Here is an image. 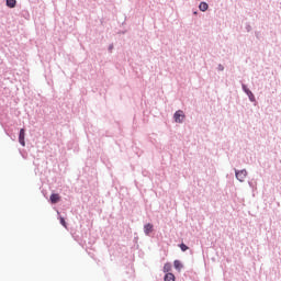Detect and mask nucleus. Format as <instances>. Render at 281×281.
Masks as SVG:
<instances>
[{"instance_id": "1", "label": "nucleus", "mask_w": 281, "mask_h": 281, "mask_svg": "<svg viewBox=\"0 0 281 281\" xmlns=\"http://www.w3.org/2000/svg\"><path fill=\"white\" fill-rule=\"evenodd\" d=\"M235 177H236L237 181H239L240 183H244L245 179H247V170L246 169H241V170L235 169Z\"/></svg>"}, {"instance_id": "2", "label": "nucleus", "mask_w": 281, "mask_h": 281, "mask_svg": "<svg viewBox=\"0 0 281 281\" xmlns=\"http://www.w3.org/2000/svg\"><path fill=\"white\" fill-rule=\"evenodd\" d=\"M173 120L177 124H183V120H186V114H183L182 110H178L173 114Z\"/></svg>"}, {"instance_id": "3", "label": "nucleus", "mask_w": 281, "mask_h": 281, "mask_svg": "<svg viewBox=\"0 0 281 281\" xmlns=\"http://www.w3.org/2000/svg\"><path fill=\"white\" fill-rule=\"evenodd\" d=\"M241 89H243L244 93H246V95L248 97L250 102H256V95H254V92H251V90H249V88H247V85L243 83Z\"/></svg>"}, {"instance_id": "4", "label": "nucleus", "mask_w": 281, "mask_h": 281, "mask_svg": "<svg viewBox=\"0 0 281 281\" xmlns=\"http://www.w3.org/2000/svg\"><path fill=\"white\" fill-rule=\"evenodd\" d=\"M19 143L21 144V146H25V128L20 130Z\"/></svg>"}, {"instance_id": "5", "label": "nucleus", "mask_w": 281, "mask_h": 281, "mask_svg": "<svg viewBox=\"0 0 281 281\" xmlns=\"http://www.w3.org/2000/svg\"><path fill=\"white\" fill-rule=\"evenodd\" d=\"M153 232V224L148 223L144 225V234L146 236H150V233Z\"/></svg>"}, {"instance_id": "6", "label": "nucleus", "mask_w": 281, "mask_h": 281, "mask_svg": "<svg viewBox=\"0 0 281 281\" xmlns=\"http://www.w3.org/2000/svg\"><path fill=\"white\" fill-rule=\"evenodd\" d=\"M58 201H60V195L58 193H53L50 195V203L56 204Z\"/></svg>"}, {"instance_id": "7", "label": "nucleus", "mask_w": 281, "mask_h": 281, "mask_svg": "<svg viewBox=\"0 0 281 281\" xmlns=\"http://www.w3.org/2000/svg\"><path fill=\"white\" fill-rule=\"evenodd\" d=\"M207 8H210V5L207 4V2H201V3L199 4V10H200L201 12H207Z\"/></svg>"}, {"instance_id": "8", "label": "nucleus", "mask_w": 281, "mask_h": 281, "mask_svg": "<svg viewBox=\"0 0 281 281\" xmlns=\"http://www.w3.org/2000/svg\"><path fill=\"white\" fill-rule=\"evenodd\" d=\"M164 280L165 281H175L176 278H175V274H172V272H167L164 277Z\"/></svg>"}, {"instance_id": "9", "label": "nucleus", "mask_w": 281, "mask_h": 281, "mask_svg": "<svg viewBox=\"0 0 281 281\" xmlns=\"http://www.w3.org/2000/svg\"><path fill=\"white\" fill-rule=\"evenodd\" d=\"M173 267H175V269H177V271H181V269H183V263H181V261H179V260H175Z\"/></svg>"}, {"instance_id": "10", "label": "nucleus", "mask_w": 281, "mask_h": 281, "mask_svg": "<svg viewBox=\"0 0 281 281\" xmlns=\"http://www.w3.org/2000/svg\"><path fill=\"white\" fill-rule=\"evenodd\" d=\"M172 271V265L170 262L165 263L164 273H170Z\"/></svg>"}, {"instance_id": "11", "label": "nucleus", "mask_w": 281, "mask_h": 281, "mask_svg": "<svg viewBox=\"0 0 281 281\" xmlns=\"http://www.w3.org/2000/svg\"><path fill=\"white\" fill-rule=\"evenodd\" d=\"M7 8H16V0H7Z\"/></svg>"}, {"instance_id": "12", "label": "nucleus", "mask_w": 281, "mask_h": 281, "mask_svg": "<svg viewBox=\"0 0 281 281\" xmlns=\"http://www.w3.org/2000/svg\"><path fill=\"white\" fill-rule=\"evenodd\" d=\"M179 247H180L181 251H188V249H190V247H188V245H186L183 243L180 244Z\"/></svg>"}, {"instance_id": "13", "label": "nucleus", "mask_w": 281, "mask_h": 281, "mask_svg": "<svg viewBox=\"0 0 281 281\" xmlns=\"http://www.w3.org/2000/svg\"><path fill=\"white\" fill-rule=\"evenodd\" d=\"M59 222H60V225H63V227H67V222L65 221L64 217H60Z\"/></svg>"}, {"instance_id": "14", "label": "nucleus", "mask_w": 281, "mask_h": 281, "mask_svg": "<svg viewBox=\"0 0 281 281\" xmlns=\"http://www.w3.org/2000/svg\"><path fill=\"white\" fill-rule=\"evenodd\" d=\"M217 70H218V71H225V66H223V64H220V65L217 66Z\"/></svg>"}, {"instance_id": "15", "label": "nucleus", "mask_w": 281, "mask_h": 281, "mask_svg": "<svg viewBox=\"0 0 281 281\" xmlns=\"http://www.w3.org/2000/svg\"><path fill=\"white\" fill-rule=\"evenodd\" d=\"M246 31H247V32H251V25L248 24V25L246 26Z\"/></svg>"}, {"instance_id": "16", "label": "nucleus", "mask_w": 281, "mask_h": 281, "mask_svg": "<svg viewBox=\"0 0 281 281\" xmlns=\"http://www.w3.org/2000/svg\"><path fill=\"white\" fill-rule=\"evenodd\" d=\"M108 49L109 52H113V44H111Z\"/></svg>"}, {"instance_id": "17", "label": "nucleus", "mask_w": 281, "mask_h": 281, "mask_svg": "<svg viewBox=\"0 0 281 281\" xmlns=\"http://www.w3.org/2000/svg\"><path fill=\"white\" fill-rule=\"evenodd\" d=\"M248 184L250 188H254V182L249 181Z\"/></svg>"}]
</instances>
